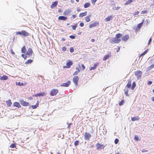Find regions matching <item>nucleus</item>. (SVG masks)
<instances>
[{
    "label": "nucleus",
    "instance_id": "nucleus-1",
    "mask_svg": "<svg viewBox=\"0 0 154 154\" xmlns=\"http://www.w3.org/2000/svg\"><path fill=\"white\" fill-rule=\"evenodd\" d=\"M16 35H20L24 37L27 36L29 35V33L25 30H22L21 31H18L16 32Z\"/></svg>",
    "mask_w": 154,
    "mask_h": 154
},
{
    "label": "nucleus",
    "instance_id": "nucleus-2",
    "mask_svg": "<svg viewBox=\"0 0 154 154\" xmlns=\"http://www.w3.org/2000/svg\"><path fill=\"white\" fill-rule=\"evenodd\" d=\"M120 38H113L110 40V42L112 44L118 43L121 42Z\"/></svg>",
    "mask_w": 154,
    "mask_h": 154
},
{
    "label": "nucleus",
    "instance_id": "nucleus-3",
    "mask_svg": "<svg viewBox=\"0 0 154 154\" xmlns=\"http://www.w3.org/2000/svg\"><path fill=\"white\" fill-rule=\"evenodd\" d=\"M91 137V135L89 133L87 132L85 133L84 138L85 140H89Z\"/></svg>",
    "mask_w": 154,
    "mask_h": 154
},
{
    "label": "nucleus",
    "instance_id": "nucleus-4",
    "mask_svg": "<svg viewBox=\"0 0 154 154\" xmlns=\"http://www.w3.org/2000/svg\"><path fill=\"white\" fill-rule=\"evenodd\" d=\"M58 92V90L57 89H52L50 92V95L51 96L56 95Z\"/></svg>",
    "mask_w": 154,
    "mask_h": 154
},
{
    "label": "nucleus",
    "instance_id": "nucleus-5",
    "mask_svg": "<svg viewBox=\"0 0 154 154\" xmlns=\"http://www.w3.org/2000/svg\"><path fill=\"white\" fill-rule=\"evenodd\" d=\"M96 149L97 150H101L104 149L105 146L102 144L97 143L96 144Z\"/></svg>",
    "mask_w": 154,
    "mask_h": 154
},
{
    "label": "nucleus",
    "instance_id": "nucleus-6",
    "mask_svg": "<svg viewBox=\"0 0 154 154\" xmlns=\"http://www.w3.org/2000/svg\"><path fill=\"white\" fill-rule=\"evenodd\" d=\"M142 74V72L140 70H138L135 72V75L137 77V79L141 77Z\"/></svg>",
    "mask_w": 154,
    "mask_h": 154
},
{
    "label": "nucleus",
    "instance_id": "nucleus-7",
    "mask_svg": "<svg viewBox=\"0 0 154 154\" xmlns=\"http://www.w3.org/2000/svg\"><path fill=\"white\" fill-rule=\"evenodd\" d=\"M72 81L75 86H77L79 81V77L77 76H75L72 79Z\"/></svg>",
    "mask_w": 154,
    "mask_h": 154
},
{
    "label": "nucleus",
    "instance_id": "nucleus-8",
    "mask_svg": "<svg viewBox=\"0 0 154 154\" xmlns=\"http://www.w3.org/2000/svg\"><path fill=\"white\" fill-rule=\"evenodd\" d=\"M73 65V63L70 60L68 61L66 63V66H63L64 68H69Z\"/></svg>",
    "mask_w": 154,
    "mask_h": 154
},
{
    "label": "nucleus",
    "instance_id": "nucleus-9",
    "mask_svg": "<svg viewBox=\"0 0 154 154\" xmlns=\"http://www.w3.org/2000/svg\"><path fill=\"white\" fill-rule=\"evenodd\" d=\"M20 102L21 104L24 106H29L30 104L29 103L25 101L22 100H20Z\"/></svg>",
    "mask_w": 154,
    "mask_h": 154
},
{
    "label": "nucleus",
    "instance_id": "nucleus-10",
    "mask_svg": "<svg viewBox=\"0 0 154 154\" xmlns=\"http://www.w3.org/2000/svg\"><path fill=\"white\" fill-rule=\"evenodd\" d=\"M47 94L45 92L40 93L33 95V97H42L45 96Z\"/></svg>",
    "mask_w": 154,
    "mask_h": 154
},
{
    "label": "nucleus",
    "instance_id": "nucleus-11",
    "mask_svg": "<svg viewBox=\"0 0 154 154\" xmlns=\"http://www.w3.org/2000/svg\"><path fill=\"white\" fill-rule=\"evenodd\" d=\"M33 53L32 49L31 48H29L28 49L27 51L26 52V54L29 56H30L32 55Z\"/></svg>",
    "mask_w": 154,
    "mask_h": 154
},
{
    "label": "nucleus",
    "instance_id": "nucleus-12",
    "mask_svg": "<svg viewBox=\"0 0 154 154\" xmlns=\"http://www.w3.org/2000/svg\"><path fill=\"white\" fill-rule=\"evenodd\" d=\"M99 25V23L98 22H95L93 23L92 24H90L89 25V27L90 28H92L93 27H96L98 26Z\"/></svg>",
    "mask_w": 154,
    "mask_h": 154
},
{
    "label": "nucleus",
    "instance_id": "nucleus-13",
    "mask_svg": "<svg viewBox=\"0 0 154 154\" xmlns=\"http://www.w3.org/2000/svg\"><path fill=\"white\" fill-rule=\"evenodd\" d=\"M71 84V82L70 81H68L66 83H62L61 85V86L63 87H68Z\"/></svg>",
    "mask_w": 154,
    "mask_h": 154
},
{
    "label": "nucleus",
    "instance_id": "nucleus-14",
    "mask_svg": "<svg viewBox=\"0 0 154 154\" xmlns=\"http://www.w3.org/2000/svg\"><path fill=\"white\" fill-rule=\"evenodd\" d=\"M129 38V35H125L122 37V39L123 41L126 42L128 40Z\"/></svg>",
    "mask_w": 154,
    "mask_h": 154
},
{
    "label": "nucleus",
    "instance_id": "nucleus-15",
    "mask_svg": "<svg viewBox=\"0 0 154 154\" xmlns=\"http://www.w3.org/2000/svg\"><path fill=\"white\" fill-rule=\"evenodd\" d=\"M71 10L69 9L65 10L63 12V14L64 15H68L71 12Z\"/></svg>",
    "mask_w": 154,
    "mask_h": 154
},
{
    "label": "nucleus",
    "instance_id": "nucleus-16",
    "mask_svg": "<svg viewBox=\"0 0 154 154\" xmlns=\"http://www.w3.org/2000/svg\"><path fill=\"white\" fill-rule=\"evenodd\" d=\"M99 63H94L93 66L91 67L90 68V70H94L98 66Z\"/></svg>",
    "mask_w": 154,
    "mask_h": 154
},
{
    "label": "nucleus",
    "instance_id": "nucleus-17",
    "mask_svg": "<svg viewBox=\"0 0 154 154\" xmlns=\"http://www.w3.org/2000/svg\"><path fill=\"white\" fill-rule=\"evenodd\" d=\"M114 17L112 15L109 16L105 19V20L106 22L112 20Z\"/></svg>",
    "mask_w": 154,
    "mask_h": 154
},
{
    "label": "nucleus",
    "instance_id": "nucleus-18",
    "mask_svg": "<svg viewBox=\"0 0 154 154\" xmlns=\"http://www.w3.org/2000/svg\"><path fill=\"white\" fill-rule=\"evenodd\" d=\"M58 19L60 20L66 21L67 20V18L64 16H60L58 17Z\"/></svg>",
    "mask_w": 154,
    "mask_h": 154
},
{
    "label": "nucleus",
    "instance_id": "nucleus-19",
    "mask_svg": "<svg viewBox=\"0 0 154 154\" xmlns=\"http://www.w3.org/2000/svg\"><path fill=\"white\" fill-rule=\"evenodd\" d=\"M111 56V53H110L109 54H108L105 55L103 59V60L104 61H105L106 60H107L108 58H109V57Z\"/></svg>",
    "mask_w": 154,
    "mask_h": 154
},
{
    "label": "nucleus",
    "instance_id": "nucleus-20",
    "mask_svg": "<svg viewBox=\"0 0 154 154\" xmlns=\"http://www.w3.org/2000/svg\"><path fill=\"white\" fill-rule=\"evenodd\" d=\"M58 3L57 1H56L52 3V4L51 5V8H53L55 7L57 5Z\"/></svg>",
    "mask_w": 154,
    "mask_h": 154
},
{
    "label": "nucleus",
    "instance_id": "nucleus-21",
    "mask_svg": "<svg viewBox=\"0 0 154 154\" xmlns=\"http://www.w3.org/2000/svg\"><path fill=\"white\" fill-rule=\"evenodd\" d=\"M13 105L14 106H16L18 107V108H20L21 107V106L20 103L19 102H14L13 103Z\"/></svg>",
    "mask_w": 154,
    "mask_h": 154
},
{
    "label": "nucleus",
    "instance_id": "nucleus-22",
    "mask_svg": "<svg viewBox=\"0 0 154 154\" xmlns=\"http://www.w3.org/2000/svg\"><path fill=\"white\" fill-rule=\"evenodd\" d=\"M75 69L77 70L76 71H75L73 73L72 75L73 76L76 75H78V74L80 72V70L78 68V67H76Z\"/></svg>",
    "mask_w": 154,
    "mask_h": 154
},
{
    "label": "nucleus",
    "instance_id": "nucleus-23",
    "mask_svg": "<svg viewBox=\"0 0 154 154\" xmlns=\"http://www.w3.org/2000/svg\"><path fill=\"white\" fill-rule=\"evenodd\" d=\"M39 101H37V103L35 105L31 106V108L33 109L36 108L39 105Z\"/></svg>",
    "mask_w": 154,
    "mask_h": 154
},
{
    "label": "nucleus",
    "instance_id": "nucleus-24",
    "mask_svg": "<svg viewBox=\"0 0 154 154\" xmlns=\"http://www.w3.org/2000/svg\"><path fill=\"white\" fill-rule=\"evenodd\" d=\"M8 77L5 75H4L0 77V79L2 80H6L8 79Z\"/></svg>",
    "mask_w": 154,
    "mask_h": 154
},
{
    "label": "nucleus",
    "instance_id": "nucleus-25",
    "mask_svg": "<svg viewBox=\"0 0 154 154\" xmlns=\"http://www.w3.org/2000/svg\"><path fill=\"white\" fill-rule=\"evenodd\" d=\"M87 14V12L85 11L84 12H82L79 15V17H82L84 16H85Z\"/></svg>",
    "mask_w": 154,
    "mask_h": 154
},
{
    "label": "nucleus",
    "instance_id": "nucleus-26",
    "mask_svg": "<svg viewBox=\"0 0 154 154\" xmlns=\"http://www.w3.org/2000/svg\"><path fill=\"white\" fill-rule=\"evenodd\" d=\"M21 52L24 54H26V49L25 46H23L21 49Z\"/></svg>",
    "mask_w": 154,
    "mask_h": 154
},
{
    "label": "nucleus",
    "instance_id": "nucleus-27",
    "mask_svg": "<svg viewBox=\"0 0 154 154\" xmlns=\"http://www.w3.org/2000/svg\"><path fill=\"white\" fill-rule=\"evenodd\" d=\"M91 16V15H90L87 16L85 17V20L86 22H89L90 21V17Z\"/></svg>",
    "mask_w": 154,
    "mask_h": 154
},
{
    "label": "nucleus",
    "instance_id": "nucleus-28",
    "mask_svg": "<svg viewBox=\"0 0 154 154\" xmlns=\"http://www.w3.org/2000/svg\"><path fill=\"white\" fill-rule=\"evenodd\" d=\"M140 119L138 116L134 117L131 118V120L133 121H134L136 120H138Z\"/></svg>",
    "mask_w": 154,
    "mask_h": 154
},
{
    "label": "nucleus",
    "instance_id": "nucleus-29",
    "mask_svg": "<svg viewBox=\"0 0 154 154\" xmlns=\"http://www.w3.org/2000/svg\"><path fill=\"white\" fill-rule=\"evenodd\" d=\"M133 2V0H128L125 3L124 5H129Z\"/></svg>",
    "mask_w": 154,
    "mask_h": 154
},
{
    "label": "nucleus",
    "instance_id": "nucleus-30",
    "mask_svg": "<svg viewBox=\"0 0 154 154\" xmlns=\"http://www.w3.org/2000/svg\"><path fill=\"white\" fill-rule=\"evenodd\" d=\"M7 105L9 106H11V105L12 104L11 100L9 99L6 101Z\"/></svg>",
    "mask_w": 154,
    "mask_h": 154
},
{
    "label": "nucleus",
    "instance_id": "nucleus-31",
    "mask_svg": "<svg viewBox=\"0 0 154 154\" xmlns=\"http://www.w3.org/2000/svg\"><path fill=\"white\" fill-rule=\"evenodd\" d=\"M127 87L128 88H130L131 87V81L130 80H128V82L127 84Z\"/></svg>",
    "mask_w": 154,
    "mask_h": 154
},
{
    "label": "nucleus",
    "instance_id": "nucleus-32",
    "mask_svg": "<svg viewBox=\"0 0 154 154\" xmlns=\"http://www.w3.org/2000/svg\"><path fill=\"white\" fill-rule=\"evenodd\" d=\"M90 5V4L89 3H86L84 4V7L85 8H86L89 7Z\"/></svg>",
    "mask_w": 154,
    "mask_h": 154
},
{
    "label": "nucleus",
    "instance_id": "nucleus-33",
    "mask_svg": "<svg viewBox=\"0 0 154 154\" xmlns=\"http://www.w3.org/2000/svg\"><path fill=\"white\" fill-rule=\"evenodd\" d=\"M33 61V60L31 59H29L27 60L26 62L25 63V64H28L30 63H31Z\"/></svg>",
    "mask_w": 154,
    "mask_h": 154
},
{
    "label": "nucleus",
    "instance_id": "nucleus-34",
    "mask_svg": "<svg viewBox=\"0 0 154 154\" xmlns=\"http://www.w3.org/2000/svg\"><path fill=\"white\" fill-rule=\"evenodd\" d=\"M122 36V35L121 33H119L116 34L115 37L116 38H120Z\"/></svg>",
    "mask_w": 154,
    "mask_h": 154
},
{
    "label": "nucleus",
    "instance_id": "nucleus-35",
    "mask_svg": "<svg viewBox=\"0 0 154 154\" xmlns=\"http://www.w3.org/2000/svg\"><path fill=\"white\" fill-rule=\"evenodd\" d=\"M136 86V84L135 82H134L132 85V86L131 87V88L132 90H133L135 87Z\"/></svg>",
    "mask_w": 154,
    "mask_h": 154
},
{
    "label": "nucleus",
    "instance_id": "nucleus-36",
    "mask_svg": "<svg viewBox=\"0 0 154 154\" xmlns=\"http://www.w3.org/2000/svg\"><path fill=\"white\" fill-rule=\"evenodd\" d=\"M134 139L136 141H138L140 140H139L138 136L137 135H135V136L134 137Z\"/></svg>",
    "mask_w": 154,
    "mask_h": 154
},
{
    "label": "nucleus",
    "instance_id": "nucleus-37",
    "mask_svg": "<svg viewBox=\"0 0 154 154\" xmlns=\"http://www.w3.org/2000/svg\"><path fill=\"white\" fill-rule=\"evenodd\" d=\"M143 22H142L141 23H140L138 24L137 28L138 29H140L141 28V26L143 24Z\"/></svg>",
    "mask_w": 154,
    "mask_h": 154
},
{
    "label": "nucleus",
    "instance_id": "nucleus-38",
    "mask_svg": "<svg viewBox=\"0 0 154 154\" xmlns=\"http://www.w3.org/2000/svg\"><path fill=\"white\" fill-rule=\"evenodd\" d=\"M16 147V144L15 143H12L10 145V147L12 148H14Z\"/></svg>",
    "mask_w": 154,
    "mask_h": 154
},
{
    "label": "nucleus",
    "instance_id": "nucleus-39",
    "mask_svg": "<svg viewBox=\"0 0 154 154\" xmlns=\"http://www.w3.org/2000/svg\"><path fill=\"white\" fill-rule=\"evenodd\" d=\"M148 49H147L146 50H145V51L143 53H142V54H141L140 55V56H143L144 55H145L147 53V52H148Z\"/></svg>",
    "mask_w": 154,
    "mask_h": 154
},
{
    "label": "nucleus",
    "instance_id": "nucleus-40",
    "mask_svg": "<svg viewBox=\"0 0 154 154\" xmlns=\"http://www.w3.org/2000/svg\"><path fill=\"white\" fill-rule=\"evenodd\" d=\"M77 26V25L76 24H75L74 25L72 26V29L73 30H75L76 29V28Z\"/></svg>",
    "mask_w": 154,
    "mask_h": 154
},
{
    "label": "nucleus",
    "instance_id": "nucleus-41",
    "mask_svg": "<svg viewBox=\"0 0 154 154\" xmlns=\"http://www.w3.org/2000/svg\"><path fill=\"white\" fill-rule=\"evenodd\" d=\"M79 140L75 141L74 143V144L75 146H76L79 145Z\"/></svg>",
    "mask_w": 154,
    "mask_h": 154
},
{
    "label": "nucleus",
    "instance_id": "nucleus-42",
    "mask_svg": "<svg viewBox=\"0 0 154 154\" xmlns=\"http://www.w3.org/2000/svg\"><path fill=\"white\" fill-rule=\"evenodd\" d=\"M97 1V0H91V2L93 5H94Z\"/></svg>",
    "mask_w": 154,
    "mask_h": 154
},
{
    "label": "nucleus",
    "instance_id": "nucleus-43",
    "mask_svg": "<svg viewBox=\"0 0 154 154\" xmlns=\"http://www.w3.org/2000/svg\"><path fill=\"white\" fill-rule=\"evenodd\" d=\"M26 55H27L26 54H22V56L24 58L25 60H26L27 57Z\"/></svg>",
    "mask_w": 154,
    "mask_h": 154
},
{
    "label": "nucleus",
    "instance_id": "nucleus-44",
    "mask_svg": "<svg viewBox=\"0 0 154 154\" xmlns=\"http://www.w3.org/2000/svg\"><path fill=\"white\" fill-rule=\"evenodd\" d=\"M119 142V140L117 138H116L114 140V142L115 144H117Z\"/></svg>",
    "mask_w": 154,
    "mask_h": 154
},
{
    "label": "nucleus",
    "instance_id": "nucleus-45",
    "mask_svg": "<svg viewBox=\"0 0 154 154\" xmlns=\"http://www.w3.org/2000/svg\"><path fill=\"white\" fill-rule=\"evenodd\" d=\"M124 103V101L123 100H122L119 103V105L120 106H122L123 105Z\"/></svg>",
    "mask_w": 154,
    "mask_h": 154
},
{
    "label": "nucleus",
    "instance_id": "nucleus-46",
    "mask_svg": "<svg viewBox=\"0 0 154 154\" xmlns=\"http://www.w3.org/2000/svg\"><path fill=\"white\" fill-rule=\"evenodd\" d=\"M147 13V10H143L141 12V14H146Z\"/></svg>",
    "mask_w": 154,
    "mask_h": 154
},
{
    "label": "nucleus",
    "instance_id": "nucleus-47",
    "mask_svg": "<svg viewBox=\"0 0 154 154\" xmlns=\"http://www.w3.org/2000/svg\"><path fill=\"white\" fill-rule=\"evenodd\" d=\"M128 89H127L125 91V95L126 96H129V95L128 94Z\"/></svg>",
    "mask_w": 154,
    "mask_h": 154
},
{
    "label": "nucleus",
    "instance_id": "nucleus-48",
    "mask_svg": "<svg viewBox=\"0 0 154 154\" xmlns=\"http://www.w3.org/2000/svg\"><path fill=\"white\" fill-rule=\"evenodd\" d=\"M69 50L70 51L71 53L73 52L74 51V49L72 47L70 48Z\"/></svg>",
    "mask_w": 154,
    "mask_h": 154
},
{
    "label": "nucleus",
    "instance_id": "nucleus-49",
    "mask_svg": "<svg viewBox=\"0 0 154 154\" xmlns=\"http://www.w3.org/2000/svg\"><path fill=\"white\" fill-rule=\"evenodd\" d=\"M17 85L19 86H23V83H21L20 82H19L18 83Z\"/></svg>",
    "mask_w": 154,
    "mask_h": 154
},
{
    "label": "nucleus",
    "instance_id": "nucleus-50",
    "mask_svg": "<svg viewBox=\"0 0 154 154\" xmlns=\"http://www.w3.org/2000/svg\"><path fill=\"white\" fill-rule=\"evenodd\" d=\"M76 17V14H73L72 15L71 18L74 19Z\"/></svg>",
    "mask_w": 154,
    "mask_h": 154
},
{
    "label": "nucleus",
    "instance_id": "nucleus-51",
    "mask_svg": "<svg viewBox=\"0 0 154 154\" xmlns=\"http://www.w3.org/2000/svg\"><path fill=\"white\" fill-rule=\"evenodd\" d=\"M69 38L71 39H74L75 38V37L73 35H71L69 36Z\"/></svg>",
    "mask_w": 154,
    "mask_h": 154
},
{
    "label": "nucleus",
    "instance_id": "nucleus-52",
    "mask_svg": "<svg viewBox=\"0 0 154 154\" xmlns=\"http://www.w3.org/2000/svg\"><path fill=\"white\" fill-rule=\"evenodd\" d=\"M79 26L81 27H82L84 26V23L83 22H81L79 24Z\"/></svg>",
    "mask_w": 154,
    "mask_h": 154
},
{
    "label": "nucleus",
    "instance_id": "nucleus-53",
    "mask_svg": "<svg viewBox=\"0 0 154 154\" xmlns=\"http://www.w3.org/2000/svg\"><path fill=\"white\" fill-rule=\"evenodd\" d=\"M66 48L65 47H63L62 48V50L63 51H65L66 50Z\"/></svg>",
    "mask_w": 154,
    "mask_h": 154
},
{
    "label": "nucleus",
    "instance_id": "nucleus-54",
    "mask_svg": "<svg viewBox=\"0 0 154 154\" xmlns=\"http://www.w3.org/2000/svg\"><path fill=\"white\" fill-rule=\"evenodd\" d=\"M81 66L82 68V70H84L85 69V66H84L83 64H82Z\"/></svg>",
    "mask_w": 154,
    "mask_h": 154
},
{
    "label": "nucleus",
    "instance_id": "nucleus-55",
    "mask_svg": "<svg viewBox=\"0 0 154 154\" xmlns=\"http://www.w3.org/2000/svg\"><path fill=\"white\" fill-rule=\"evenodd\" d=\"M152 83V82L151 81H149L147 83V85H151Z\"/></svg>",
    "mask_w": 154,
    "mask_h": 154
},
{
    "label": "nucleus",
    "instance_id": "nucleus-56",
    "mask_svg": "<svg viewBox=\"0 0 154 154\" xmlns=\"http://www.w3.org/2000/svg\"><path fill=\"white\" fill-rule=\"evenodd\" d=\"M11 53L13 54H14L15 53L13 51L12 49H11Z\"/></svg>",
    "mask_w": 154,
    "mask_h": 154
},
{
    "label": "nucleus",
    "instance_id": "nucleus-57",
    "mask_svg": "<svg viewBox=\"0 0 154 154\" xmlns=\"http://www.w3.org/2000/svg\"><path fill=\"white\" fill-rule=\"evenodd\" d=\"M152 41V38H151L149 39V43H148V45H149L150 44V42Z\"/></svg>",
    "mask_w": 154,
    "mask_h": 154
},
{
    "label": "nucleus",
    "instance_id": "nucleus-58",
    "mask_svg": "<svg viewBox=\"0 0 154 154\" xmlns=\"http://www.w3.org/2000/svg\"><path fill=\"white\" fill-rule=\"evenodd\" d=\"M139 12L138 11H137V12H136L134 13V15H137L138 14H139Z\"/></svg>",
    "mask_w": 154,
    "mask_h": 154
},
{
    "label": "nucleus",
    "instance_id": "nucleus-59",
    "mask_svg": "<svg viewBox=\"0 0 154 154\" xmlns=\"http://www.w3.org/2000/svg\"><path fill=\"white\" fill-rule=\"evenodd\" d=\"M150 67L151 69L154 68V64L150 66Z\"/></svg>",
    "mask_w": 154,
    "mask_h": 154
},
{
    "label": "nucleus",
    "instance_id": "nucleus-60",
    "mask_svg": "<svg viewBox=\"0 0 154 154\" xmlns=\"http://www.w3.org/2000/svg\"><path fill=\"white\" fill-rule=\"evenodd\" d=\"M120 7H117L116 8V9L117 10H118L120 8Z\"/></svg>",
    "mask_w": 154,
    "mask_h": 154
},
{
    "label": "nucleus",
    "instance_id": "nucleus-61",
    "mask_svg": "<svg viewBox=\"0 0 154 154\" xmlns=\"http://www.w3.org/2000/svg\"><path fill=\"white\" fill-rule=\"evenodd\" d=\"M28 99L29 100H32V97H30L28 98Z\"/></svg>",
    "mask_w": 154,
    "mask_h": 154
},
{
    "label": "nucleus",
    "instance_id": "nucleus-62",
    "mask_svg": "<svg viewBox=\"0 0 154 154\" xmlns=\"http://www.w3.org/2000/svg\"><path fill=\"white\" fill-rule=\"evenodd\" d=\"M71 125V124H68V127H67V128H69L70 127Z\"/></svg>",
    "mask_w": 154,
    "mask_h": 154
},
{
    "label": "nucleus",
    "instance_id": "nucleus-63",
    "mask_svg": "<svg viewBox=\"0 0 154 154\" xmlns=\"http://www.w3.org/2000/svg\"><path fill=\"white\" fill-rule=\"evenodd\" d=\"M91 41L92 42H94L95 41V40L94 39H92L91 40Z\"/></svg>",
    "mask_w": 154,
    "mask_h": 154
},
{
    "label": "nucleus",
    "instance_id": "nucleus-64",
    "mask_svg": "<svg viewBox=\"0 0 154 154\" xmlns=\"http://www.w3.org/2000/svg\"><path fill=\"white\" fill-rule=\"evenodd\" d=\"M151 99H152V100L153 101H154V97H152Z\"/></svg>",
    "mask_w": 154,
    "mask_h": 154
}]
</instances>
